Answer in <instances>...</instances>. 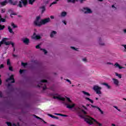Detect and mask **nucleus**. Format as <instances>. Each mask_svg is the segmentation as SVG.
<instances>
[{"label":"nucleus","instance_id":"obj_1","mask_svg":"<svg viewBox=\"0 0 126 126\" xmlns=\"http://www.w3.org/2000/svg\"><path fill=\"white\" fill-rule=\"evenodd\" d=\"M53 98L54 99H58V100L63 101V103L66 106V108L68 109H73L72 111L73 112H76L80 118H84V121L88 125L91 126V125H93L94 122H95L97 126H103L102 123L96 121L95 119L92 117H90V116H86L87 113L85 111L87 110V108L85 107V106L83 105L76 106V104L71 101L70 98L67 97L64 98L61 96V95L56 94V96H54Z\"/></svg>","mask_w":126,"mask_h":126},{"label":"nucleus","instance_id":"obj_2","mask_svg":"<svg viewBox=\"0 0 126 126\" xmlns=\"http://www.w3.org/2000/svg\"><path fill=\"white\" fill-rule=\"evenodd\" d=\"M50 21H51V19H50V18H47L44 20H41V17L37 16L34 21V24L36 26H38L40 27V26H42V25H45V24L50 22Z\"/></svg>","mask_w":126,"mask_h":126},{"label":"nucleus","instance_id":"obj_3","mask_svg":"<svg viewBox=\"0 0 126 126\" xmlns=\"http://www.w3.org/2000/svg\"><path fill=\"white\" fill-rule=\"evenodd\" d=\"M82 93H83L85 100H87L88 101H89L92 104H93L94 103V101L91 99H90L89 97L90 96H91L90 94L88 92H86L85 91H82Z\"/></svg>","mask_w":126,"mask_h":126},{"label":"nucleus","instance_id":"obj_4","mask_svg":"<svg viewBox=\"0 0 126 126\" xmlns=\"http://www.w3.org/2000/svg\"><path fill=\"white\" fill-rule=\"evenodd\" d=\"M7 2H9L11 4H13V5H15L17 2H12V0H5L4 1H1L0 2V4L1 6H4V5H6L7 4Z\"/></svg>","mask_w":126,"mask_h":126},{"label":"nucleus","instance_id":"obj_5","mask_svg":"<svg viewBox=\"0 0 126 126\" xmlns=\"http://www.w3.org/2000/svg\"><path fill=\"white\" fill-rule=\"evenodd\" d=\"M93 89L95 91V92H96V93L98 94V95H101V94H102V92H101L102 88L99 87L98 86H94Z\"/></svg>","mask_w":126,"mask_h":126},{"label":"nucleus","instance_id":"obj_6","mask_svg":"<svg viewBox=\"0 0 126 126\" xmlns=\"http://www.w3.org/2000/svg\"><path fill=\"white\" fill-rule=\"evenodd\" d=\"M27 4H28V0H21L19 2L18 7H22L23 5L26 6Z\"/></svg>","mask_w":126,"mask_h":126},{"label":"nucleus","instance_id":"obj_7","mask_svg":"<svg viewBox=\"0 0 126 126\" xmlns=\"http://www.w3.org/2000/svg\"><path fill=\"white\" fill-rule=\"evenodd\" d=\"M46 82H47V80H42L40 84L38 85V87H42L43 90H45L47 89V87H46Z\"/></svg>","mask_w":126,"mask_h":126},{"label":"nucleus","instance_id":"obj_8","mask_svg":"<svg viewBox=\"0 0 126 126\" xmlns=\"http://www.w3.org/2000/svg\"><path fill=\"white\" fill-rule=\"evenodd\" d=\"M112 82L114 85L116 87H119L120 86V81L116 78H112Z\"/></svg>","mask_w":126,"mask_h":126},{"label":"nucleus","instance_id":"obj_9","mask_svg":"<svg viewBox=\"0 0 126 126\" xmlns=\"http://www.w3.org/2000/svg\"><path fill=\"white\" fill-rule=\"evenodd\" d=\"M6 40H8V39L7 38H3L2 39V41L0 42V47L1 46L2 44H5L6 46H7V45H9L10 43V42H6Z\"/></svg>","mask_w":126,"mask_h":126},{"label":"nucleus","instance_id":"obj_10","mask_svg":"<svg viewBox=\"0 0 126 126\" xmlns=\"http://www.w3.org/2000/svg\"><path fill=\"white\" fill-rule=\"evenodd\" d=\"M32 38L33 39V40H39V39H41V36L40 35L33 33V35L32 36Z\"/></svg>","mask_w":126,"mask_h":126},{"label":"nucleus","instance_id":"obj_11","mask_svg":"<svg viewBox=\"0 0 126 126\" xmlns=\"http://www.w3.org/2000/svg\"><path fill=\"white\" fill-rule=\"evenodd\" d=\"M6 82H10L11 83H14V78H13V75H12L9 78L6 80Z\"/></svg>","mask_w":126,"mask_h":126},{"label":"nucleus","instance_id":"obj_12","mask_svg":"<svg viewBox=\"0 0 126 126\" xmlns=\"http://www.w3.org/2000/svg\"><path fill=\"white\" fill-rule=\"evenodd\" d=\"M83 11L85 13H91L92 12V11H91V9L88 8H84L83 9Z\"/></svg>","mask_w":126,"mask_h":126},{"label":"nucleus","instance_id":"obj_13","mask_svg":"<svg viewBox=\"0 0 126 126\" xmlns=\"http://www.w3.org/2000/svg\"><path fill=\"white\" fill-rule=\"evenodd\" d=\"M22 41L26 45H28L29 44V42H30L29 39L27 38H23Z\"/></svg>","mask_w":126,"mask_h":126},{"label":"nucleus","instance_id":"obj_14","mask_svg":"<svg viewBox=\"0 0 126 126\" xmlns=\"http://www.w3.org/2000/svg\"><path fill=\"white\" fill-rule=\"evenodd\" d=\"M114 66H115V68L118 67L119 69H122L123 68H126L125 67H123L119 64L118 63H116L114 65Z\"/></svg>","mask_w":126,"mask_h":126},{"label":"nucleus","instance_id":"obj_15","mask_svg":"<svg viewBox=\"0 0 126 126\" xmlns=\"http://www.w3.org/2000/svg\"><path fill=\"white\" fill-rule=\"evenodd\" d=\"M103 39L101 38H99L98 39V42L99 44V45H100V46H104L105 45V43L102 42Z\"/></svg>","mask_w":126,"mask_h":126},{"label":"nucleus","instance_id":"obj_16","mask_svg":"<svg viewBox=\"0 0 126 126\" xmlns=\"http://www.w3.org/2000/svg\"><path fill=\"white\" fill-rule=\"evenodd\" d=\"M56 34H57V32L55 31H52V32H51L50 34L51 38H53L55 36V35H56Z\"/></svg>","mask_w":126,"mask_h":126},{"label":"nucleus","instance_id":"obj_17","mask_svg":"<svg viewBox=\"0 0 126 126\" xmlns=\"http://www.w3.org/2000/svg\"><path fill=\"white\" fill-rule=\"evenodd\" d=\"M8 30L9 32L11 34H13V33H14L13 32V31L12 30V29H11V27H10V26H8Z\"/></svg>","mask_w":126,"mask_h":126},{"label":"nucleus","instance_id":"obj_18","mask_svg":"<svg viewBox=\"0 0 126 126\" xmlns=\"http://www.w3.org/2000/svg\"><path fill=\"white\" fill-rule=\"evenodd\" d=\"M66 14H67V13L65 11H63L61 13V16L62 17H64L65 16H66Z\"/></svg>","mask_w":126,"mask_h":126},{"label":"nucleus","instance_id":"obj_19","mask_svg":"<svg viewBox=\"0 0 126 126\" xmlns=\"http://www.w3.org/2000/svg\"><path fill=\"white\" fill-rule=\"evenodd\" d=\"M48 116L49 117H51V118H52L53 119H57V120H59V117H57L53 115H51V114H48Z\"/></svg>","mask_w":126,"mask_h":126},{"label":"nucleus","instance_id":"obj_20","mask_svg":"<svg viewBox=\"0 0 126 126\" xmlns=\"http://www.w3.org/2000/svg\"><path fill=\"white\" fill-rule=\"evenodd\" d=\"M54 115H56V116H61V117H67V115L60 113H55Z\"/></svg>","mask_w":126,"mask_h":126},{"label":"nucleus","instance_id":"obj_21","mask_svg":"<svg viewBox=\"0 0 126 126\" xmlns=\"http://www.w3.org/2000/svg\"><path fill=\"white\" fill-rule=\"evenodd\" d=\"M6 43H10V44H8L7 46H9V45H12V47L14 48V43L11 41H6Z\"/></svg>","mask_w":126,"mask_h":126},{"label":"nucleus","instance_id":"obj_22","mask_svg":"<svg viewBox=\"0 0 126 126\" xmlns=\"http://www.w3.org/2000/svg\"><path fill=\"white\" fill-rule=\"evenodd\" d=\"M6 124L8 126H16V125H15V124H11L10 122H7Z\"/></svg>","mask_w":126,"mask_h":126},{"label":"nucleus","instance_id":"obj_23","mask_svg":"<svg viewBox=\"0 0 126 126\" xmlns=\"http://www.w3.org/2000/svg\"><path fill=\"white\" fill-rule=\"evenodd\" d=\"M115 73L116 76H118V78H120V79L122 78V74H119L117 72H115Z\"/></svg>","mask_w":126,"mask_h":126},{"label":"nucleus","instance_id":"obj_24","mask_svg":"<svg viewBox=\"0 0 126 126\" xmlns=\"http://www.w3.org/2000/svg\"><path fill=\"white\" fill-rule=\"evenodd\" d=\"M102 85H105V86L107 87L108 89H110V88H111V86H110V85H109V84H108L107 83H103Z\"/></svg>","mask_w":126,"mask_h":126},{"label":"nucleus","instance_id":"obj_25","mask_svg":"<svg viewBox=\"0 0 126 126\" xmlns=\"http://www.w3.org/2000/svg\"><path fill=\"white\" fill-rule=\"evenodd\" d=\"M0 22H5V19L1 18V15H0Z\"/></svg>","mask_w":126,"mask_h":126},{"label":"nucleus","instance_id":"obj_26","mask_svg":"<svg viewBox=\"0 0 126 126\" xmlns=\"http://www.w3.org/2000/svg\"><path fill=\"white\" fill-rule=\"evenodd\" d=\"M11 26H12V27H13V28L14 29H15V28H17V26H16V25L14 24V23H11Z\"/></svg>","mask_w":126,"mask_h":126},{"label":"nucleus","instance_id":"obj_27","mask_svg":"<svg viewBox=\"0 0 126 126\" xmlns=\"http://www.w3.org/2000/svg\"><path fill=\"white\" fill-rule=\"evenodd\" d=\"M59 0H55V1H54L51 4L50 6H52V5H53V4H57V3H58V1H59Z\"/></svg>","mask_w":126,"mask_h":126},{"label":"nucleus","instance_id":"obj_28","mask_svg":"<svg viewBox=\"0 0 126 126\" xmlns=\"http://www.w3.org/2000/svg\"><path fill=\"white\" fill-rule=\"evenodd\" d=\"M40 9H41V12L43 13L45 10H46V9L45 8V6H43L40 7Z\"/></svg>","mask_w":126,"mask_h":126},{"label":"nucleus","instance_id":"obj_29","mask_svg":"<svg viewBox=\"0 0 126 126\" xmlns=\"http://www.w3.org/2000/svg\"><path fill=\"white\" fill-rule=\"evenodd\" d=\"M5 28V26L4 25H1L0 24V30H3Z\"/></svg>","mask_w":126,"mask_h":126},{"label":"nucleus","instance_id":"obj_30","mask_svg":"<svg viewBox=\"0 0 126 126\" xmlns=\"http://www.w3.org/2000/svg\"><path fill=\"white\" fill-rule=\"evenodd\" d=\"M36 0H29V4H33V2L35 1Z\"/></svg>","mask_w":126,"mask_h":126},{"label":"nucleus","instance_id":"obj_31","mask_svg":"<svg viewBox=\"0 0 126 126\" xmlns=\"http://www.w3.org/2000/svg\"><path fill=\"white\" fill-rule=\"evenodd\" d=\"M113 108H115V109H116V110H117V111H118L119 112H122V110H121L120 109H119V108L117 106H113Z\"/></svg>","mask_w":126,"mask_h":126},{"label":"nucleus","instance_id":"obj_32","mask_svg":"<svg viewBox=\"0 0 126 126\" xmlns=\"http://www.w3.org/2000/svg\"><path fill=\"white\" fill-rule=\"evenodd\" d=\"M97 109H98V111H99V112H100V114H101V115H103V114H104V112H103V111H102V110H101V109H100V108L99 107H96Z\"/></svg>","mask_w":126,"mask_h":126},{"label":"nucleus","instance_id":"obj_33","mask_svg":"<svg viewBox=\"0 0 126 126\" xmlns=\"http://www.w3.org/2000/svg\"><path fill=\"white\" fill-rule=\"evenodd\" d=\"M122 46V47H124V52L126 53V45L123 44Z\"/></svg>","mask_w":126,"mask_h":126},{"label":"nucleus","instance_id":"obj_34","mask_svg":"<svg viewBox=\"0 0 126 126\" xmlns=\"http://www.w3.org/2000/svg\"><path fill=\"white\" fill-rule=\"evenodd\" d=\"M22 65L24 67H26V65H27V63H22Z\"/></svg>","mask_w":126,"mask_h":126},{"label":"nucleus","instance_id":"obj_35","mask_svg":"<svg viewBox=\"0 0 126 126\" xmlns=\"http://www.w3.org/2000/svg\"><path fill=\"white\" fill-rule=\"evenodd\" d=\"M7 65L10 66V61L9 59H7Z\"/></svg>","mask_w":126,"mask_h":126},{"label":"nucleus","instance_id":"obj_36","mask_svg":"<svg viewBox=\"0 0 126 126\" xmlns=\"http://www.w3.org/2000/svg\"><path fill=\"white\" fill-rule=\"evenodd\" d=\"M43 51V53H44V54L46 55V54L48 53V52L47 51V50H45V49H41Z\"/></svg>","mask_w":126,"mask_h":126},{"label":"nucleus","instance_id":"obj_37","mask_svg":"<svg viewBox=\"0 0 126 126\" xmlns=\"http://www.w3.org/2000/svg\"><path fill=\"white\" fill-rule=\"evenodd\" d=\"M75 0H67V1L68 2H74V1H75Z\"/></svg>","mask_w":126,"mask_h":126},{"label":"nucleus","instance_id":"obj_38","mask_svg":"<svg viewBox=\"0 0 126 126\" xmlns=\"http://www.w3.org/2000/svg\"><path fill=\"white\" fill-rule=\"evenodd\" d=\"M5 12V9H2L1 10V13H4Z\"/></svg>","mask_w":126,"mask_h":126},{"label":"nucleus","instance_id":"obj_39","mask_svg":"<svg viewBox=\"0 0 126 126\" xmlns=\"http://www.w3.org/2000/svg\"><path fill=\"white\" fill-rule=\"evenodd\" d=\"M83 62H84V63H86V62H87V60L86 59V58H83L82 59Z\"/></svg>","mask_w":126,"mask_h":126},{"label":"nucleus","instance_id":"obj_40","mask_svg":"<svg viewBox=\"0 0 126 126\" xmlns=\"http://www.w3.org/2000/svg\"><path fill=\"white\" fill-rule=\"evenodd\" d=\"M36 49H40V45H37L35 46Z\"/></svg>","mask_w":126,"mask_h":126},{"label":"nucleus","instance_id":"obj_41","mask_svg":"<svg viewBox=\"0 0 126 126\" xmlns=\"http://www.w3.org/2000/svg\"><path fill=\"white\" fill-rule=\"evenodd\" d=\"M9 69L10 70H11V71H13V70H12V67L9 66Z\"/></svg>","mask_w":126,"mask_h":126},{"label":"nucleus","instance_id":"obj_42","mask_svg":"<svg viewBox=\"0 0 126 126\" xmlns=\"http://www.w3.org/2000/svg\"><path fill=\"white\" fill-rule=\"evenodd\" d=\"M106 64H110V65H113V63H110V62H107L106 63Z\"/></svg>","mask_w":126,"mask_h":126},{"label":"nucleus","instance_id":"obj_43","mask_svg":"<svg viewBox=\"0 0 126 126\" xmlns=\"http://www.w3.org/2000/svg\"><path fill=\"white\" fill-rule=\"evenodd\" d=\"M3 64H1V65H0V68H3Z\"/></svg>","mask_w":126,"mask_h":126},{"label":"nucleus","instance_id":"obj_44","mask_svg":"<svg viewBox=\"0 0 126 126\" xmlns=\"http://www.w3.org/2000/svg\"><path fill=\"white\" fill-rule=\"evenodd\" d=\"M62 22L63 23H64V24H65V25H66V22H65V21L63 20V21H62Z\"/></svg>","mask_w":126,"mask_h":126},{"label":"nucleus","instance_id":"obj_45","mask_svg":"<svg viewBox=\"0 0 126 126\" xmlns=\"http://www.w3.org/2000/svg\"><path fill=\"white\" fill-rule=\"evenodd\" d=\"M123 32H124V33L125 34L126 33V29H124V30H123Z\"/></svg>","mask_w":126,"mask_h":126},{"label":"nucleus","instance_id":"obj_46","mask_svg":"<svg viewBox=\"0 0 126 126\" xmlns=\"http://www.w3.org/2000/svg\"><path fill=\"white\" fill-rule=\"evenodd\" d=\"M50 18H51V19H54L55 18V17H54V16H50Z\"/></svg>","mask_w":126,"mask_h":126},{"label":"nucleus","instance_id":"obj_47","mask_svg":"<svg viewBox=\"0 0 126 126\" xmlns=\"http://www.w3.org/2000/svg\"><path fill=\"white\" fill-rule=\"evenodd\" d=\"M66 81H67V82H69L70 84H71V82H70V80H69L68 79H66Z\"/></svg>","mask_w":126,"mask_h":126},{"label":"nucleus","instance_id":"obj_48","mask_svg":"<svg viewBox=\"0 0 126 126\" xmlns=\"http://www.w3.org/2000/svg\"><path fill=\"white\" fill-rule=\"evenodd\" d=\"M24 70H21V69H20V73H22V72H23V71H24Z\"/></svg>","mask_w":126,"mask_h":126},{"label":"nucleus","instance_id":"obj_49","mask_svg":"<svg viewBox=\"0 0 126 126\" xmlns=\"http://www.w3.org/2000/svg\"><path fill=\"white\" fill-rule=\"evenodd\" d=\"M10 15H16V13H12Z\"/></svg>","mask_w":126,"mask_h":126},{"label":"nucleus","instance_id":"obj_50","mask_svg":"<svg viewBox=\"0 0 126 126\" xmlns=\"http://www.w3.org/2000/svg\"><path fill=\"white\" fill-rule=\"evenodd\" d=\"M0 97L1 98L2 97V93L1 92H0Z\"/></svg>","mask_w":126,"mask_h":126},{"label":"nucleus","instance_id":"obj_51","mask_svg":"<svg viewBox=\"0 0 126 126\" xmlns=\"http://www.w3.org/2000/svg\"><path fill=\"white\" fill-rule=\"evenodd\" d=\"M71 49H73V50H74L75 51L77 50V49L73 47H72Z\"/></svg>","mask_w":126,"mask_h":126},{"label":"nucleus","instance_id":"obj_52","mask_svg":"<svg viewBox=\"0 0 126 126\" xmlns=\"http://www.w3.org/2000/svg\"><path fill=\"white\" fill-rule=\"evenodd\" d=\"M91 106L93 107V108H97V107L94 106V105H91Z\"/></svg>","mask_w":126,"mask_h":126},{"label":"nucleus","instance_id":"obj_53","mask_svg":"<svg viewBox=\"0 0 126 126\" xmlns=\"http://www.w3.org/2000/svg\"><path fill=\"white\" fill-rule=\"evenodd\" d=\"M13 57H14V58H15V57H17V56H16V55L13 54Z\"/></svg>","mask_w":126,"mask_h":126},{"label":"nucleus","instance_id":"obj_54","mask_svg":"<svg viewBox=\"0 0 126 126\" xmlns=\"http://www.w3.org/2000/svg\"><path fill=\"white\" fill-rule=\"evenodd\" d=\"M111 126H116V125H115V124H112L111 125Z\"/></svg>","mask_w":126,"mask_h":126},{"label":"nucleus","instance_id":"obj_55","mask_svg":"<svg viewBox=\"0 0 126 126\" xmlns=\"http://www.w3.org/2000/svg\"><path fill=\"white\" fill-rule=\"evenodd\" d=\"M0 84H1V79H0Z\"/></svg>","mask_w":126,"mask_h":126},{"label":"nucleus","instance_id":"obj_56","mask_svg":"<svg viewBox=\"0 0 126 126\" xmlns=\"http://www.w3.org/2000/svg\"><path fill=\"white\" fill-rule=\"evenodd\" d=\"M112 7L116 8V7H115V6L114 5H112Z\"/></svg>","mask_w":126,"mask_h":126},{"label":"nucleus","instance_id":"obj_57","mask_svg":"<svg viewBox=\"0 0 126 126\" xmlns=\"http://www.w3.org/2000/svg\"><path fill=\"white\" fill-rule=\"evenodd\" d=\"M36 118H37V119H41V118H40V117H39L38 116H36Z\"/></svg>","mask_w":126,"mask_h":126},{"label":"nucleus","instance_id":"obj_58","mask_svg":"<svg viewBox=\"0 0 126 126\" xmlns=\"http://www.w3.org/2000/svg\"><path fill=\"white\" fill-rule=\"evenodd\" d=\"M13 51L14 52L15 51V48L13 47Z\"/></svg>","mask_w":126,"mask_h":126},{"label":"nucleus","instance_id":"obj_59","mask_svg":"<svg viewBox=\"0 0 126 126\" xmlns=\"http://www.w3.org/2000/svg\"><path fill=\"white\" fill-rule=\"evenodd\" d=\"M84 0H80V1L81 2H82V1H83Z\"/></svg>","mask_w":126,"mask_h":126},{"label":"nucleus","instance_id":"obj_60","mask_svg":"<svg viewBox=\"0 0 126 126\" xmlns=\"http://www.w3.org/2000/svg\"><path fill=\"white\" fill-rule=\"evenodd\" d=\"M99 99L98 97H95V100H98Z\"/></svg>","mask_w":126,"mask_h":126},{"label":"nucleus","instance_id":"obj_61","mask_svg":"<svg viewBox=\"0 0 126 126\" xmlns=\"http://www.w3.org/2000/svg\"><path fill=\"white\" fill-rule=\"evenodd\" d=\"M8 87L10 86V84H8Z\"/></svg>","mask_w":126,"mask_h":126},{"label":"nucleus","instance_id":"obj_62","mask_svg":"<svg viewBox=\"0 0 126 126\" xmlns=\"http://www.w3.org/2000/svg\"><path fill=\"white\" fill-rule=\"evenodd\" d=\"M87 106H90V104H87Z\"/></svg>","mask_w":126,"mask_h":126},{"label":"nucleus","instance_id":"obj_63","mask_svg":"<svg viewBox=\"0 0 126 126\" xmlns=\"http://www.w3.org/2000/svg\"><path fill=\"white\" fill-rule=\"evenodd\" d=\"M99 0V1H103V0Z\"/></svg>","mask_w":126,"mask_h":126},{"label":"nucleus","instance_id":"obj_64","mask_svg":"<svg viewBox=\"0 0 126 126\" xmlns=\"http://www.w3.org/2000/svg\"><path fill=\"white\" fill-rule=\"evenodd\" d=\"M123 100H125V101H126V98H123Z\"/></svg>","mask_w":126,"mask_h":126}]
</instances>
